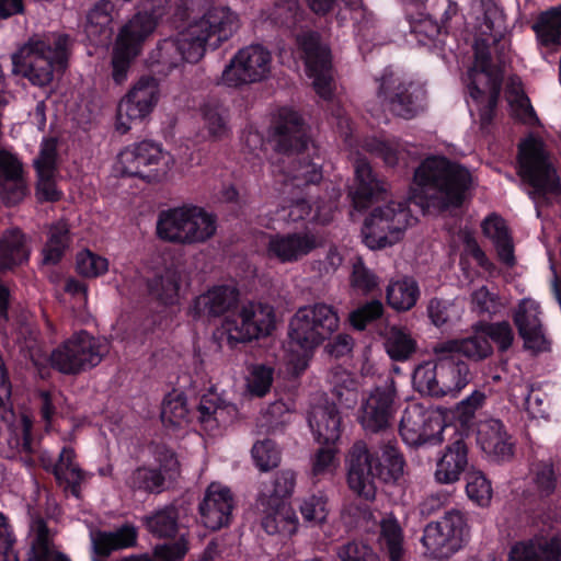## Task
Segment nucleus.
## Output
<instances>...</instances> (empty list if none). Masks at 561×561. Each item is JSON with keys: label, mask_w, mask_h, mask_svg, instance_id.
I'll use <instances>...</instances> for the list:
<instances>
[{"label": "nucleus", "mask_w": 561, "mask_h": 561, "mask_svg": "<svg viewBox=\"0 0 561 561\" xmlns=\"http://www.w3.org/2000/svg\"><path fill=\"white\" fill-rule=\"evenodd\" d=\"M181 278L174 271L156 274L147 280L149 297L160 306H174L179 302Z\"/></svg>", "instance_id": "obj_46"}, {"label": "nucleus", "mask_w": 561, "mask_h": 561, "mask_svg": "<svg viewBox=\"0 0 561 561\" xmlns=\"http://www.w3.org/2000/svg\"><path fill=\"white\" fill-rule=\"evenodd\" d=\"M0 186L2 199L8 206L19 204L26 195L23 164L16 154L0 149Z\"/></svg>", "instance_id": "obj_28"}, {"label": "nucleus", "mask_w": 561, "mask_h": 561, "mask_svg": "<svg viewBox=\"0 0 561 561\" xmlns=\"http://www.w3.org/2000/svg\"><path fill=\"white\" fill-rule=\"evenodd\" d=\"M507 92L512 96L508 102L512 107L513 117L524 125L539 126L540 121L533 107L529 98L522 88L508 87Z\"/></svg>", "instance_id": "obj_56"}, {"label": "nucleus", "mask_w": 561, "mask_h": 561, "mask_svg": "<svg viewBox=\"0 0 561 561\" xmlns=\"http://www.w3.org/2000/svg\"><path fill=\"white\" fill-rule=\"evenodd\" d=\"M414 183L423 196L424 210L446 213L461 208L472 186V175L462 164L444 156H431L415 169Z\"/></svg>", "instance_id": "obj_3"}, {"label": "nucleus", "mask_w": 561, "mask_h": 561, "mask_svg": "<svg viewBox=\"0 0 561 561\" xmlns=\"http://www.w3.org/2000/svg\"><path fill=\"white\" fill-rule=\"evenodd\" d=\"M76 271L83 277L96 278L108 271V260L85 249L77 254Z\"/></svg>", "instance_id": "obj_60"}, {"label": "nucleus", "mask_w": 561, "mask_h": 561, "mask_svg": "<svg viewBox=\"0 0 561 561\" xmlns=\"http://www.w3.org/2000/svg\"><path fill=\"white\" fill-rule=\"evenodd\" d=\"M305 15L306 11L298 0H275L272 7L261 13L264 23L285 32L301 27Z\"/></svg>", "instance_id": "obj_35"}, {"label": "nucleus", "mask_w": 561, "mask_h": 561, "mask_svg": "<svg viewBox=\"0 0 561 561\" xmlns=\"http://www.w3.org/2000/svg\"><path fill=\"white\" fill-rule=\"evenodd\" d=\"M239 296V290L233 286H214L194 299L188 314L194 320L220 317L237 306Z\"/></svg>", "instance_id": "obj_24"}, {"label": "nucleus", "mask_w": 561, "mask_h": 561, "mask_svg": "<svg viewBox=\"0 0 561 561\" xmlns=\"http://www.w3.org/2000/svg\"><path fill=\"white\" fill-rule=\"evenodd\" d=\"M330 391L337 404L353 409L358 402V380L342 367L333 368L328 375Z\"/></svg>", "instance_id": "obj_41"}, {"label": "nucleus", "mask_w": 561, "mask_h": 561, "mask_svg": "<svg viewBox=\"0 0 561 561\" xmlns=\"http://www.w3.org/2000/svg\"><path fill=\"white\" fill-rule=\"evenodd\" d=\"M506 426L499 419L481 422L477 431V443L493 461H504L513 456V443Z\"/></svg>", "instance_id": "obj_25"}, {"label": "nucleus", "mask_w": 561, "mask_h": 561, "mask_svg": "<svg viewBox=\"0 0 561 561\" xmlns=\"http://www.w3.org/2000/svg\"><path fill=\"white\" fill-rule=\"evenodd\" d=\"M469 535L467 514L461 510L450 508L445 510L438 520L425 526L421 541L433 559L446 560L468 542Z\"/></svg>", "instance_id": "obj_13"}, {"label": "nucleus", "mask_w": 561, "mask_h": 561, "mask_svg": "<svg viewBox=\"0 0 561 561\" xmlns=\"http://www.w3.org/2000/svg\"><path fill=\"white\" fill-rule=\"evenodd\" d=\"M383 305L380 300H370L354 309L348 317L351 325L358 331H363L368 324L381 318Z\"/></svg>", "instance_id": "obj_62"}, {"label": "nucleus", "mask_w": 561, "mask_h": 561, "mask_svg": "<svg viewBox=\"0 0 561 561\" xmlns=\"http://www.w3.org/2000/svg\"><path fill=\"white\" fill-rule=\"evenodd\" d=\"M296 486V473L290 469L279 470L270 483H264L259 499L287 503Z\"/></svg>", "instance_id": "obj_50"}, {"label": "nucleus", "mask_w": 561, "mask_h": 561, "mask_svg": "<svg viewBox=\"0 0 561 561\" xmlns=\"http://www.w3.org/2000/svg\"><path fill=\"white\" fill-rule=\"evenodd\" d=\"M274 369L266 365H255L248 379V390L252 396L262 398L270 392Z\"/></svg>", "instance_id": "obj_64"}, {"label": "nucleus", "mask_w": 561, "mask_h": 561, "mask_svg": "<svg viewBox=\"0 0 561 561\" xmlns=\"http://www.w3.org/2000/svg\"><path fill=\"white\" fill-rule=\"evenodd\" d=\"M376 82L377 99L393 116L410 121L424 112L426 90L422 83L405 78L390 66L376 78Z\"/></svg>", "instance_id": "obj_11"}, {"label": "nucleus", "mask_w": 561, "mask_h": 561, "mask_svg": "<svg viewBox=\"0 0 561 561\" xmlns=\"http://www.w3.org/2000/svg\"><path fill=\"white\" fill-rule=\"evenodd\" d=\"M159 101V80L152 76H142L121 100L117 107L116 129L127 133L130 126L124 121H142L156 107Z\"/></svg>", "instance_id": "obj_20"}, {"label": "nucleus", "mask_w": 561, "mask_h": 561, "mask_svg": "<svg viewBox=\"0 0 561 561\" xmlns=\"http://www.w3.org/2000/svg\"><path fill=\"white\" fill-rule=\"evenodd\" d=\"M531 481L540 499L550 497L557 488L558 474L551 461L539 460L531 465Z\"/></svg>", "instance_id": "obj_54"}, {"label": "nucleus", "mask_w": 561, "mask_h": 561, "mask_svg": "<svg viewBox=\"0 0 561 561\" xmlns=\"http://www.w3.org/2000/svg\"><path fill=\"white\" fill-rule=\"evenodd\" d=\"M72 39L66 33H49L32 37L12 56L15 70L33 85H48L54 71L64 72L68 67Z\"/></svg>", "instance_id": "obj_6"}, {"label": "nucleus", "mask_w": 561, "mask_h": 561, "mask_svg": "<svg viewBox=\"0 0 561 561\" xmlns=\"http://www.w3.org/2000/svg\"><path fill=\"white\" fill-rule=\"evenodd\" d=\"M162 159V145L148 139L128 145L118 154L124 174L148 183L160 181L165 173L159 170Z\"/></svg>", "instance_id": "obj_19"}, {"label": "nucleus", "mask_w": 561, "mask_h": 561, "mask_svg": "<svg viewBox=\"0 0 561 561\" xmlns=\"http://www.w3.org/2000/svg\"><path fill=\"white\" fill-rule=\"evenodd\" d=\"M508 561H561V535L518 541L512 547Z\"/></svg>", "instance_id": "obj_29"}, {"label": "nucleus", "mask_w": 561, "mask_h": 561, "mask_svg": "<svg viewBox=\"0 0 561 561\" xmlns=\"http://www.w3.org/2000/svg\"><path fill=\"white\" fill-rule=\"evenodd\" d=\"M217 231L216 215L203 207L184 205L160 211L157 221L159 239L179 244L204 243Z\"/></svg>", "instance_id": "obj_8"}, {"label": "nucleus", "mask_w": 561, "mask_h": 561, "mask_svg": "<svg viewBox=\"0 0 561 561\" xmlns=\"http://www.w3.org/2000/svg\"><path fill=\"white\" fill-rule=\"evenodd\" d=\"M435 360L420 363L412 375L414 389L430 397H456L470 381L471 373L463 359L462 341L450 340L434 346Z\"/></svg>", "instance_id": "obj_5"}, {"label": "nucleus", "mask_w": 561, "mask_h": 561, "mask_svg": "<svg viewBox=\"0 0 561 561\" xmlns=\"http://www.w3.org/2000/svg\"><path fill=\"white\" fill-rule=\"evenodd\" d=\"M169 478L154 466H139L127 477L126 486L134 493H144L147 495H158L167 490V480Z\"/></svg>", "instance_id": "obj_43"}, {"label": "nucleus", "mask_w": 561, "mask_h": 561, "mask_svg": "<svg viewBox=\"0 0 561 561\" xmlns=\"http://www.w3.org/2000/svg\"><path fill=\"white\" fill-rule=\"evenodd\" d=\"M420 296L419 283L412 276H403L390 282L386 290L388 305L397 311L411 310L416 305Z\"/></svg>", "instance_id": "obj_45"}, {"label": "nucleus", "mask_w": 561, "mask_h": 561, "mask_svg": "<svg viewBox=\"0 0 561 561\" xmlns=\"http://www.w3.org/2000/svg\"><path fill=\"white\" fill-rule=\"evenodd\" d=\"M386 193L385 183L377 176L368 161L356 160L354 185L348 192L354 209L369 208L375 202L383 199Z\"/></svg>", "instance_id": "obj_23"}, {"label": "nucleus", "mask_w": 561, "mask_h": 561, "mask_svg": "<svg viewBox=\"0 0 561 561\" xmlns=\"http://www.w3.org/2000/svg\"><path fill=\"white\" fill-rule=\"evenodd\" d=\"M466 493L477 505L485 507L491 502L493 491L485 474L482 471L471 469L466 473Z\"/></svg>", "instance_id": "obj_57"}, {"label": "nucleus", "mask_w": 561, "mask_h": 561, "mask_svg": "<svg viewBox=\"0 0 561 561\" xmlns=\"http://www.w3.org/2000/svg\"><path fill=\"white\" fill-rule=\"evenodd\" d=\"M231 409L229 404H226L217 393L208 392L202 396L198 405L196 407L197 422L201 427L208 434H214L222 424L226 423L225 414Z\"/></svg>", "instance_id": "obj_40"}, {"label": "nucleus", "mask_w": 561, "mask_h": 561, "mask_svg": "<svg viewBox=\"0 0 561 561\" xmlns=\"http://www.w3.org/2000/svg\"><path fill=\"white\" fill-rule=\"evenodd\" d=\"M468 445L463 437H454L443 449L436 462L435 479L440 484H453L467 473Z\"/></svg>", "instance_id": "obj_27"}, {"label": "nucleus", "mask_w": 561, "mask_h": 561, "mask_svg": "<svg viewBox=\"0 0 561 561\" xmlns=\"http://www.w3.org/2000/svg\"><path fill=\"white\" fill-rule=\"evenodd\" d=\"M138 529L125 523L113 531L96 530L92 534V547L95 556L107 558L113 551L133 548L137 545Z\"/></svg>", "instance_id": "obj_33"}, {"label": "nucleus", "mask_w": 561, "mask_h": 561, "mask_svg": "<svg viewBox=\"0 0 561 561\" xmlns=\"http://www.w3.org/2000/svg\"><path fill=\"white\" fill-rule=\"evenodd\" d=\"M337 561H380L374 549L362 541H348L337 547Z\"/></svg>", "instance_id": "obj_63"}, {"label": "nucleus", "mask_w": 561, "mask_h": 561, "mask_svg": "<svg viewBox=\"0 0 561 561\" xmlns=\"http://www.w3.org/2000/svg\"><path fill=\"white\" fill-rule=\"evenodd\" d=\"M272 70V53L261 44H252L239 49L226 65L222 84L239 88L266 80Z\"/></svg>", "instance_id": "obj_15"}, {"label": "nucleus", "mask_w": 561, "mask_h": 561, "mask_svg": "<svg viewBox=\"0 0 561 561\" xmlns=\"http://www.w3.org/2000/svg\"><path fill=\"white\" fill-rule=\"evenodd\" d=\"M396 381L387 377L363 400L357 419L367 434H387L396 411Z\"/></svg>", "instance_id": "obj_16"}, {"label": "nucleus", "mask_w": 561, "mask_h": 561, "mask_svg": "<svg viewBox=\"0 0 561 561\" xmlns=\"http://www.w3.org/2000/svg\"><path fill=\"white\" fill-rule=\"evenodd\" d=\"M186 30L160 41L150 54V70L168 76L184 61L196 64L207 48L217 49L239 28L238 15L228 7H213V0H180L172 13Z\"/></svg>", "instance_id": "obj_1"}, {"label": "nucleus", "mask_w": 561, "mask_h": 561, "mask_svg": "<svg viewBox=\"0 0 561 561\" xmlns=\"http://www.w3.org/2000/svg\"><path fill=\"white\" fill-rule=\"evenodd\" d=\"M271 140L274 149L291 158L289 167L284 171L283 193H288V219L297 222L310 216L314 203L312 191L323 179L322 159L316 152L310 156L308 126L301 115L289 108L282 107L271 126Z\"/></svg>", "instance_id": "obj_2"}, {"label": "nucleus", "mask_w": 561, "mask_h": 561, "mask_svg": "<svg viewBox=\"0 0 561 561\" xmlns=\"http://www.w3.org/2000/svg\"><path fill=\"white\" fill-rule=\"evenodd\" d=\"M164 9L152 4L150 11H138L119 30L112 53V78L122 84L127 80L134 60L140 55L145 41L153 33Z\"/></svg>", "instance_id": "obj_10"}, {"label": "nucleus", "mask_w": 561, "mask_h": 561, "mask_svg": "<svg viewBox=\"0 0 561 561\" xmlns=\"http://www.w3.org/2000/svg\"><path fill=\"white\" fill-rule=\"evenodd\" d=\"M308 423L317 443L323 446H334L342 434V416L335 402L314 408Z\"/></svg>", "instance_id": "obj_31"}, {"label": "nucleus", "mask_w": 561, "mask_h": 561, "mask_svg": "<svg viewBox=\"0 0 561 561\" xmlns=\"http://www.w3.org/2000/svg\"><path fill=\"white\" fill-rule=\"evenodd\" d=\"M480 76H483L485 81L499 79L493 71L492 56L489 47H480L477 44L474 47V62L468 71L469 82L467 84L468 93L476 102L482 101L485 95V91L480 88L478 82Z\"/></svg>", "instance_id": "obj_44"}, {"label": "nucleus", "mask_w": 561, "mask_h": 561, "mask_svg": "<svg viewBox=\"0 0 561 561\" xmlns=\"http://www.w3.org/2000/svg\"><path fill=\"white\" fill-rule=\"evenodd\" d=\"M299 511L305 522L321 525L329 514L328 496L323 492L309 494L301 500Z\"/></svg>", "instance_id": "obj_58"}, {"label": "nucleus", "mask_w": 561, "mask_h": 561, "mask_svg": "<svg viewBox=\"0 0 561 561\" xmlns=\"http://www.w3.org/2000/svg\"><path fill=\"white\" fill-rule=\"evenodd\" d=\"M203 119L213 140H222L230 136L229 110L218 102H207L203 108Z\"/></svg>", "instance_id": "obj_48"}, {"label": "nucleus", "mask_w": 561, "mask_h": 561, "mask_svg": "<svg viewBox=\"0 0 561 561\" xmlns=\"http://www.w3.org/2000/svg\"><path fill=\"white\" fill-rule=\"evenodd\" d=\"M76 451L72 447L64 446L58 460L50 467H45L47 471H50L58 485H65L70 490L71 494L76 497L80 494V485L84 480V472L75 462Z\"/></svg>", "instance_id": "obj_36"}, {"label": "nucleus", "mask_w": 561, "mask_h": 561, "mask_svg": "<svg viewBox=\"0 0 561 561\" xmlns=\"http://www.w3.org/2000/svg\"><path fill=\"white\" fill-rule=\"evenodd\" d=\"M378 543L388 561L407 560L404 534L397 518L389 517L381 520Z\"/></svg>", "instance_id": "obj_42"}, {"label": "nucleus", "mask_w": 561, "mask_h": 561, "mask_svg": "<svg viewBox=\"0 0 561 561\" xmlns=\"http://www.w3.org/2000/svg\"><path fill=\"white\" fill-rule=\"evenodd\" d=\"M252 458L256 467L262 471H268L278 466L280 450L273 439L266 438L256 442L251 449Z\"/></svg>", "instance_id": "obj_61"}, {"label": "nucleus", "mask_w": 561, "mask_h": 561, "mask_svg": "<svg viewBox=\"0 0 561 561\" xmlns=\"http://www.w3.org/2000/svg\"><path fill=\"white\" fill-rule=\"evenodd\" d=\"M424 416L425 409L421 405H412L404 410L399 432L407 445L411 447L422 446Z\"/></svg>", "instance_id": "obj_49"}, {"label": "nucleus", "mask_w": 561, "mask_h": 561, "mask_svg": "<svg viewBox=\"0 0 561 561\" xmlns=\"http://www.w3.org/2000/svg\"><path fill=\"white\" fill-rule=\"evenodd\" d=\"M234 500L231 490L211 483L198 505L201 524L211 531L228 527L232 520Z\"/></svg>", "instance_id": "obj_22"}, {"label": "nucleus", "mask_w": 561, "mask_h": 561, "mask_svg": "<svg viewBox=\"0 0 561 561\" xmlns=\"http://www.w3.org/2000/svg\"><path fill=\"white\" fill-rule=\"evenodd\" d=\"M101 342L81 330L64 341L50 354V366L68 376H77L98 366L105 354Z\"/></svg>", "instance_id": "obj_14"}, {"label": "nucleus", "mask_w": 561, "mask_h": 561, "mask_svg": "<svg viewBox=\"0 0 561 561\" xmlns=\"http://www.w3.org/2000/svg\"><path fill=\"white\" fill-rule=\"evenodd\" d=\"M410 32L417 44L430 50L444 51L449 32L430 15L410 21Z\"/></svg>", "instance_id": "obj_39"}, {"label": "nucleus", "mask_w": 561, "mask_h": 561, "mask_svg": "<svg viewBox=\"0 0 561 561\" xmlns=\"http://www.w3.org/2000/svg\"><path fill=\"white\" fill-rule=\"evenodd\" d=\"M540 47L557 49L561 46V3L541 11L531 25Z\"/></svg>", "instance_id": "obj_37"}, {"label": "nucleus", "mask_w": 561, "mask_h": 561, "mask_svg": "<svg viewBox=\"0 0 561 561\" xmlns=\"http://www.w3.org/2000/svg\"><path fill=\"white\" fill-rule=\"evenodd\" d=\"M275 329V311L268 304L243 305L233 319L227 320L230 343H244L270 335Z\"/></svg>", "instance_id": "obj_18"}, {"label": "nucleus", "mask_w": 561, "mask_h": 561, "mask_svg": "<svg viewBox=\"0 0 561 561\" xmlns=\"http://www.w3.org/2000/svg\"><path fill=\"white\" fill-rule=\"evenodd\" d=\"M346 462L350 489L366 500L375 497L376 481L394 483L403 474L404 459L394 438H382L378 447L357 440L348 450Z\"/></svg>", "instance_id": "obj_4"}, {"label": "nucleus", "mask_w": 561, "mask_h": 561, "mask_svg": "<svg viewBox=\"0 0 561 561\" xmlns=\"http://www.w3.org/2000/svg\"><path fill=\"white\" fill-rule=\"evenodd\" d=\"M513 321L526 348L538 352L546 350L547 340L538 317L537 305L523 300L513 314Z\"/></svg>", "instance_id": "obj_32"}, {"label": "nucleus", "mask_w": 561, "mask_h": 561, "mask_svg": "<svg viewBox=\"0 0 561 561\" xmlns=\"http://www.w3.org/2000/svg\"><path fill=\"white\" fill-rule=\"evenodd\" d=\"M14 536L3 514H0V561H20L14 551ZM24 561H71L58 551L49 536V528L44 519L36 522L35 537L26 552Z\"/></svg>", "instance_id": "obj_17"}, {"label": "nucleus", "mask_w": 561, "mask_h": 561, "mask_svg": "<svg viewBox=\"0 0 561 561\" xmlns=\"http://www.w3.org/2000/svg\"><path fill=\"white\" fill-rule=\"evenodd\" d=\"M31 250L26 236L19 229L12 228L3 232L0 238V271L9 272L26 264Z\"/></svg>", "instance_id": "obj_34"}, {"label": "nucleus", "mask_w": 561, "mask_h": 561, "mask_svg": "<svg viewBox=\"0 0 561 561\" xmlns=\"http://www.w3.org/2000/svg\"><path fill=\"white\" fill-rule=\"evenodd\" d=\"M197 420L196 410L192 412L187 408L186 399L179 394L174 398L167 397L161 408V421L165 425L182 427Z\"/></svg>", "instance_id": "obj_51"}, {"label": "nucleus", "mask_w": 561, "mask_h": 561, "mask_svg": "<svg viewBox=\"0 0 561 561\" xmlns=\"http://www.w3.org/2000/svg\"><path fill=\"white\" fill-rule=\"evenodd\" d=\"M318 247L314 234L309 232H291L271 236L267 252L271 257L282 263L297 262Z\"/></svg>", "instance_id": "obj_26"}, {"label": "nucleus", "mask_w": 561, "mask_h": 561, "mask_svg": "<svg viewBox=\"0 0 561 561\" xmlns=\"http://www.w3.org/2000/svg\"><path fill=\"white\" fill-rule=\"evenodd\" d=\"M518 175L533 188V194L547 198L561 197V181L545 141L533 133L517 146Z\"/></svg>", "instance_id": "obj_7"}, {"label": "nucleus", "mask_w": 561, "mask_h": 561, "mask_svg": "<svg viewBox=\"0 0 561 561\" xmlns=\"http://www.w3.org/2000/svg\"><path fill=\"white\" fill-rule=\"evenodd\" d=\"M385 348L392 360L404 362L416 350V342L402 329L392 327L385 339Z\"/></svg>", "instance_id": "obj_53"}, {"label": "nucleus", "mask_w": 561, "mask_h": 561, "mask_svg": "<svg viewBox=\"0 0 561 561\" xmlns=\"http://www.w3.org/2000/svg\"><path fill=\"white\" fill-rule=\"evenodd\" d=\"M366 149L381 158L388 167H396L405 157L403 142L397 137L377 138L366 141Z\"/></svg>", "instance_id": "obj_52"}, {"label": "nucleus", "mask_w": 561, "mask_h": 561, "mask_svg": "<svg viewBox=\"0 0 561 561\" xmlns=\"http://www.w3.org/2000/svg\"><path fill=\"white\" fill-rule=\"evenodd\" d=\"M414 217L407 202H389L375 207L362 227L363 242L370 250H380L397 243Z\"/></svg>", "instance_id": "obj_12"}, {"label": "nucleus", "mask_w": 561, "mask_h": 561, "mask_svg": "<svg viewBox=\"0 0 561 561\" xmlns=\"http://www.w3.org/2000/svg\"><path fill=\"white\" fill-rule=\"evenodd\" d=\"M336 309L324 302L300 307L289 321L290 344L309 357L339 330Z\"/></svg>", "instance_id": "obj_9"}, {"label": "nucleus", "mask_w": 561, "mask_h": 561, "mask_svg": "<svg viewBox=\"0 0 561 561\" xmlns=\"http://www.w3.org/2000/svg\"><path fill=\"white\" fill-rule=\"evenodd\" d=\"M308 76L313 79L312 85L316 93L324 101H331L334 96L335 84L332 76L331 59L307 67Z\"/></svg>", "instance_id": "obj_55"}, {"label": "nucleus", "mask_w": 561, "mask_h": 561, "mask_svg": "<svg viewBox=\"0 0 561 561\" xmlns=\"http://www.w3.org/2000/svg\"><path fill=\"white\" fill-rule=\"evenodd\" d=\"M259 507L263 511L261 526L268 535L291 537L298 529V517L287 503L272 502L257 499Z\"/></svg>", "instance_id": "obj_30"}, {"label": "nucleus", "mask_w": 561, "mask_h": 561, "mask_svg": "<svg viewBox=\"0 0 561 561\" xmlns=\"http://www.w3.org/2000/svg\"><path fill=\"white\" fill-rule=\"evenodd\" d=\"M140 520L153 537L173 539L179 533L180 512L176 505L167 504L142 516Z\"/></svg>", "instance_id": "obj_38"}, {"label": "nucleus", "mask_w": 561, "mask_h": 561, "mask_svg": "<svg viewBox=\"0 0 561 561\" xmlns=\"http://www.w3.org/2000/svg\"><path fill=\"white\" fill-rule=\"evenodd\" d=\"M113 10L114 4L110 0H99L90 9L87 15L85 33L92 41L102 43L112 36Z\"/></svg>", "instance_id": "obj_47"}, {"label": "nucleus", "mask_w": 561, "mask_h": 561, "mask_svg": "<svg viewBox=\"0 0 561 561\" xmlns=\"http://www.w3.org/2000/svg\"><path fill=\"white\" fill-rule=\"evenodd\" d=\"M514 333L507 321L480 322L476 335L462 340V350L466 356L483 359L493 353L491 342L497 345L501 353L506 352L513 344Z\"/></svg>", "instance_id": "obj_21"}, {"label": "nucleus", "mask_w": 561, "mask_h": 561, "mask_svg": "<svg viewBox=\"0 0 561 561\" xmlns=\"http://www.w3.org/2000/svg\"><path fill=\"white\" fill-rule=\"evenodd\" d=\"M350 284L356 293L368 296L379 289V277L366 266L362 257H357L352 266Z\"/></svg>", "instance_id": "obj_59"}]
</instances>
